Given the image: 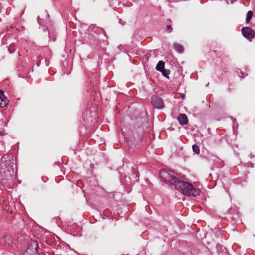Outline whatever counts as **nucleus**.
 I'll use <instances>...</instances> for the list:
<instances>
[{"label":"nucleus","mask_w":255,"mask_h":255,"mask_svg":"<svg viewBox=\"0 0 255 255\" xmlns=\"http://www.w3.org/2000/svg\"><path fill=\"white\" fill-rule=\"evenodd\" d=\"M163 75L165 77H168V75L169 74V71L166 70L165 69L161 71Z\"/></svg>","instance_id":"nucleus-15"},{"label":"nucleus","mask_w":255,"mask_h":255,"mask_svg":"<svg viewBox=\"0 0 255 255\" xmlns=\"http://www.w3.org/2000/svg\"><path fill=\"white\" fill-rule=\"evenodd\" d=\"M151 103L153 104L154 108L160 109L164 108L163 101L161 98L157 96H153L151 97Z\"/></svg>","instance_id":"nucleus-5"},{"label":"nucleus","mask_w":255,"mask_h":255,"mask_svg":"<svg viewBox=\"0 0 255 255\" xmlns=\"http://www.w3.org/2000/svg\"><path fill=\"white\" fill-rule=\"evenodd\" d=\"M192 149L194 152H195L196 154H199L200 153L199 147L196 144H194L192 145Z\"/></svg>","instance_id":"nucleus-14"},{"label":"nucleus","mask_w":255,"mask_h":255,"mask_svg":"<svg viewBox=\"0 0 255 255\" xmlns=\"http://www.w3.org/2000/svg\"><path fill=\"white\" fill-rule=\"evenodd\" d=\"M6 159V157L4 156L2 157L0 163V180L3 184L12 180V177L14 173L13 159Z\"/></svg>","instance_id":"nucleus-2"},{"label":"nucleus","mask_w":255,"mask_h":255,"mask_svg":"<svg viewBox=\"0 0 255 255\" xmlns=\"http://www.w3.org/2000/svg\"><path fill=\"white\" fill-rule=\"evenodd\" d=\"M241 75H240V77L242 79L245 78L246 76L245 75L244 73L242 71H241Z\"/></svg>","instance_id":"nucleus-17"},{"label":"nucleus","mask_w":255,"mask_h":255,"mask_svg":"<svg viewBox=\"0 0 255 255\" xmlns=\"http://www.w3.org/2000/svg\"><path fill=\"white\" fill-rule=\"evenodd\" d=\"M184 97H185V95H182V99H184Z\"/></svg>","instance_id":"nucleus-20"},{"label":"nucleus","mask_w":255,"mask_h":255,"mask_svg":"<svg viewBox=\"0 0 255 255\" xmlns=\"http://www.w3.org/2000/svg\"><path fill=\"white\" fill-rule=\"evenodd\" d=\"M1 242V243H4L8 246H10L13 243L12 237L10 235H5L3 237Z\"/></svg>","instance_id":"nucleus-8"},{"label":"nucleus","mask_w":255,"mask_h":255,"mask_svg":"<svg viewBox=\"0 0 255 255\" xmlns=\"http://www.w3.org/2000/svg\"><path fill=\"white\" fill-rule=\"evenodd\" d=\"M37 21H38V23L40 24V18L39 17V16H38V17H37Z\"/></svg>","instance_id":"nucleus-19"},{"label":"nucleus","mask_w":255,"mask_h":255,"mask_svg":"<svg viewBox=\"0 0 255 255\" xmlns=\"http://www.w3.org/2000/svg\"><path fill=\"white\" fill-rule=\"evenodd\" d=\"M166 28H167V29L168 30L169 32H171L172 31V28L170 25H167Z\"/></svg>","instance_id":"nucleus-16"},{"label":"nucleus","mask_w":255,"mask_h":255,"mask_svg":"<svg viewBox=\"0 0 255 255\" xmlns=\"http://www.w3.org/2000/svg\"><path fill=\"white\" fill-rule=\"evenodd\" d=\"M173 47L174 49L178 53H181L184 51V48L183 46L177 42L174 43Z\"/></svg>","instance_id":"nucleus-9"},{"label":"nucleus","mask_w":255,"mask_h":255,"mask_svg":"<svg viewBox=\"0 0 255 255\" xmlns=\"http://www.w3.org/2000/svg\"><path fill=\"white\" fill-rule=\"evenodd\" d=\"M8 103V100L4 96V93L2 91H0V106L4 107L6 106Z\"/></svg>","instance_id":"nucleus-6"},{"label":"nucleus","mask_w":255,"mask_h":255,"mask_svg":"<svg viewBox=\"0 0 255 255\" xmlns=\"http://www.w3.org/2000/svg\"><path fill=\"white\" fill-rule=\"evenodd\" d=\"M242 32L243 35L250 41H251L255 37V31L250 27L242 28Z\"/></svg>","instance_id":"nucleus-4"},{"label":"nucleus","mask_w":255,"mask_h":255,"mask_svg":"<svg viewBox=\"0 0 255 255\" xmlns=\"http://www.w3.org/2000/svg\"><path fill=\"white\" fill-rule=\"evenodd\" d=\"M38 248L37 242L31 240L29 243L27 249L23 253V255H36L38 253Z\"/></svg>","instance_id":"nucleus-3"},{"label":"nucleus","mask_w":255,"mask_h":255,"mask_svg":"<svg viewBox=\"0 0 255 255\" xmlns=\"http://www.w3.org/2000/svg\"><path fill=\"white\" fill-rule=\"evenodd\" d=\"M15 49H16L15 45L13 43H12L11 44H10L8 48V50L9 53H12L13 52H14Z\"/></svg>","instance_id":"nucleus-13"},{"label":"nucleus","mask_w":255,"mask_h":255,"mask_svg":"<svg viewBox=\"0 0 255 255\" xmlns=\"http://www.w3.org/2000/svg\"><path fill=\"white\" fill-rule=\"evenodd\" d=\"M253 16V12L251 10L247 12L246 16V22L249 23Z\"/></svg>","instance_id":"nucleus-12"},{"label":"nucleus","mask_w":255,"mask_h":255,"mask_svg":"<svg viewBox=\"0 0 255 255\" xmlns=\"http://www.w3.org/2000/svg\"><path fill=\"white\" fill-rule=\"evenodd\" d=\"M167 21L171 22V20H170V19H168L167 20Z\"/></svg>","instance_id":"nucleus-21"},{"label":"nucleus","mask_w":255,"mask_h":255,"mask_svg":"<svg viewBox=\"0 0 255 255\" xmlns=\"http://www.w3.org/2000/svg\"><path fill=\"white\" fill-rule=\"evenodd\" d=\"M219 252V255H228L227 249L225 248H223L220 247V248H218Z\"/></svg>","instance_id":"nucleus-11"},{"label":"nucleus","mask_w":255,"mask_h":255,"mask_svg":"<svg viewBox=\"0 0 255 255\" xmlns=\"http://www.w3.org/2000/svg\"><path fill=\"white\" fill-rule=\"evenodd\" d=\"M165 63L163 61H159L156 66V69L160 72L164 69Z\"/></svg>","instance_id":"nucleus-10"},{"label":"nucleus","mask_w":255,"mask_h":255,"mask_svg":"<svg viewBox=\"0 0 255 255\" xmlns=\"http://www.w3.org/2000/svg\"><path fill=\"white\" fill-rule=\"evenodd\" d=\"M159 176L163 181L174 185L177 190L185 195L195 197L200 195L199 189L189 182L179 180V175L173 170L162 169L159 172Z\"/></svg>","instance_id":"nucleus-1"},{"label":"nucleus","mask_w":255,"mask_h":255,"mask_svg":"<svg viewBox=\"0 0 255 255\" xmlns=\"http://www.w3.org/2000/svg\"><path fill=\"white\" fill-rule=\"evenodd\" d=\"M177 120L181 125H186L188 124V118L184 114H180Z\"/></svg>","instance_id":"nucleus-7"},{"label":"nucleus","mask_w":255,"mask_h":255,"mask_svg":"<svg viewBox=\"0 0 255 255\" xmlns=\"http://www.w3.org/2000/svg\"><path fill=\"white\" fill-rule=\"evenodd\" d=\"M49 61L45 60V64L47 66H49Z\"/></svg>","instance_id":"nucleus-18"}]
</instances>
